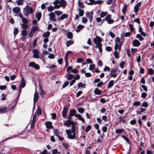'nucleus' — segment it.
I'll list each match as a JSON object with an SVG mask.
<instances>
[{"mask_svg":"<svg viewBox=\"0 0 154 154\" xmlns=\"http://www.w3.org/2000/svg\"><path fill=\"white\" fill-rule=\"evenodd\" d=\"M102 38L98 36H97L96 37V38H94L93 40L94 44L96 45L95 46V48H98L99 51L100 52H102V45L101 42L102 41Z\"/></svg>","mask_w":154,"mask_h":154,"instance_id":"1","label":"nucleus"},{"mask_svg":"<svg viewBox=\"0 0 154 154\" xmlns=\"http://www.w3.org/2000/svg\"><path fill=\"white\" fill-rule=\"evenodd\" d=\"M70 106V105L69 103L67 104H66L63 108L62 115L64 119H66L67 117V114Z\"/></svg>","mask_w":154,"mask_h":154,"instance_id":"2","label":"nucleus"},{"mask_svg":"<svg viewBox=\"0 0 154 154\" xmlns=\"http://www.w3.org/2000/svg\"><path fill=\"white\" fill-rule=\"evenodd\" d=\"M111 18V15L110 14H108L105 17V19L106 20V21L107 22V23L109 24L113 23L115 21Z\"/></svg>","mask_w":154,"mask_h":154,"instance_id":"3","label":"nucleus"},{"mask_svg":"<svg viewBox=\"0 0 154 154\" xmlns=\"http://www.w3.org/2000/svg\"><path fill=\"white\" fill-rule=\"evenodd\" d=\"M29 66L31 67L34 68L37 70H38L40 69V66L39 65L37 64H36L35 62H31L29 63Z\"/></svg>","mask_w":154,"mask_h":154,"instance_id":"4","label":"nucleus"},{"mask_svg":"<svg viewBox=\"0 0 154 154\" xmlns=\"http://www.w3.org/2000/svg\"><path fill=\"white\" fill-rule=\"evenodd\" d=\"M32 52L33 53V57L38 59V58H40V59H41V57H39V52L38 51L35 49H34L32 50Z\"/></svg>","mask_w":154,"mask_h":154,"instance_id":"5","label":"nucleus"},{"mask_svg":"<svg viewBox=\"0 0 154 154\" xmlns=\"http://www.w3.org/2000/svg\"><path fill=\"white\" fill-rule=\"evenodd\" d=\"M119 121L118 122H116V124L117 125L119 123L122 122L123 123H126V117L122 116L121 117L120 116V117L119 118Z\"/></svg>","mask_w":154,"mask_h":154,"instance_id":"6","label":"nucleus"},{"mask_svg":"<svg viewBox=\"0 0 154 154\" xmlns=\"http://www.w3.org/2000/svg\"><path fill=\"white\" fill-rule=\"evenodd\" d=\"M74 122L73 121L71 120H67L65 121L64 125L66 127H69L71 125H72Z\"/></svg>","mask_w":154,"mask_h":154,"instance_id":"7","label":"nucleus"},{"mask_svg":"<svg viewBox=\"0 0 154 154\" xmlns=\"http://www.w3.org/2000/svg\"><path fill=\"white\" fill-rule=\"evenodd\" d=\"M132 45L134 47H138L140 45L141 43L138 40L135 39L133 41Z\"/></svg>","mask_w":154,"mask_h":154,"instance_id":"8","label":"nucleus"},{"mask_svg":"<svg viewBox=\"0 0 154 154\" xmlns=\"http://www.w3.org/2000/svg\"><path fill=\"white\" fill-rule=\"evenodd\" d=\"M59 5L61 7L64 8L67 5V2L65 0H60Z\"/></svg>","mask_w":154,"mask_h":154,"instance_id":"9","label":"nucleus"},{"mask_svg":"<svg viewBox=\"0 0 154 154\" xmlns=\"http://www.w3.org/2000/svg\"><path fill=\"white\" fill-rule=\"evenodd\" d=\"M30 7V6L26 5V6L24 8L23 14L24 15L28 16L29 15V8Z\"/></svg>","mask_w":154,"mask_h":154,"instance_id":"10","label":"nucleus"},{"mask_svg":"<svg viewBox=\"0 0 154 154\" xmlns=\"http://www.w3.org/2000/svg\"><path fill=\"white\" fill-rule=\"evenodd\" d=\"M141 5V2H139L134 7V11L135 13H137L139 11V9Z\"/></svg>","mask_w":154,"mask_h":154,"instance_id":"11","label":"nucleus"},{"mask_svg":"<svg viewBox=\"0 0 154 154\" xmlns=\"http://www.w3.org/2000/svg\"><path fill=\"white\" fill-rule=\"evenodd\" d=\"M50 16V19L51 20L54 21H56V19L55 18V15L54 12H51L49 14Z\"/></svg>","mask_w":154,"mask_h":154,"instance_id":"12","label":"nucleus"},{"mask_svg":"<svg viewBox=\"0 0 154 154\" xmlns=\"http://www.w3.org/2000/svg\"><path fill=\"white\" fill-rule=\"evenodd\" d=\"M46 127L48 129L54 128V127L52 125V123L51 122H47L45 123Z\"/></svg>","mask_w":154,"mask_h":154,"instance_id":"13","label":"nucleus"},{"mask_svg":"<svg viewBox=\"0 0 154 154\" xmlns=\"http://www.w3.org/2000/svg\"><path fill=\"white\" fill-rule=\"evenodd\" d=\"M26 84L25 82V81L24 78H22V79L21 81V83H20L19 87H20V88H24L26 86Z\"/></svg>","mask_w":154,"mask_h":154,"instance_id":"14","label":"nucleus"},{"mask_svg":"<svg viewBox=\"0 0 154 154\" xmlns=\"http://www.w3.org/2000/svg\"><path fill=\"white\" fill-rule=\"evenodd\" d=\"M76 111L74 109H71L70 110L69 114L72 116H75V115L77 114H76Z\"/></svg>","mask_w":154,"mask_h":154,"instance_id":"15","label":"nucleus"},{"mask_svg":"<svg viewBox=\"0 0 154 154\" xmlns=\"http://www.w3.org/2000/svg\"><path fill=\"white\" fill-rule=\"evenodd\" d=\"M95 94L100 95L102 94V91L101 90L99 89L98 88H96L94 91Z\"/></svg>","mask_w":154,"mask_h":154,"instance_id":"16","label":"nucleus"},{"mask_svg":"<svg viewBox=\"0 0 154 154\" xmlns=\"http://www.w3.org/2000/svg\"><path fill=\"white\" fill-rule=\"evenodd\" d=\"M39 98V95L37 93L35 92V93L34 97V103L35 104L36 102H37Z\"/></svg>","mask_w":154,"mask_h":154,"instance_id":"17","label":"nucleus"},{"mask_svg":"<svg viewBox=\"0 0 154 154\" xmlns=\"http://www.w3.org/2000/svg\"><path fill=\"white\" fill-rule=\"evenodd\" d=\"M114 81L113 80H110L107 86V88L108 89L112 88L114 85Z\"/></svg>","mask_w":154,"mask_h":154,"instance_id":"18","label":"nucleus"},{"mask_svg":"<svg viewBox=\"0 0 154 154\" xmlns=\"http://www.w3.org/2000/svg\"><path fill=\"white\" fill-rule=\"evenodd\" d=\"M7 109L5 107H0V113H5L7 112Z\"/></svg>","mask_w":154,"mask_h":154,"instance_id":"19","label":"nucleus"},{"mask_svg":"<svg viewBox=\"0 0 154 154\" xmlns=\"http://www.w3.org/2000/svg\"><path fill=\"white\" fill-rule=\"evenodd\" d=\"M140 109V111H138V110H137V112L138 114L140 115L141 114L142 112H144L146 111V109L145 108H138V109Z\"/></svg>","mask_w":154,"mask_h":154,"instance_id":"20","label":"nucleus"},{"mask_svg":"<svg viewBox=\"0 0 154 154\" xmlns=\"http://www.w3.org/2000/svg\"><path fill=\"white\" fill-rule=\"evenodd\" d=\"M12 10L14 13H17L20 11V9L19 7H15Z\"/></svg>","mask_w":154,"mask_h":154,"instance_id":"21","label":"nucleus"},{"mask_svg":"<svg viewBox=\"0 0 154 154\" xmlns=\"http://www.w3.org/2000/svg\"><path fill=\"white\" fill-rule=\"evenodd\" d=\"M68 16L66 14H63L61 16L60 18H58V20H63L65 18H68Z\"/></svg>","mask_w":154,"mask_h":154,"instance_id":"22","label":"nucleus"},{"mask_svg":"<svg viewBox=\"0 0 154 154\" xmlns=\"http://www.w3.org/2000/svg\"><path fill=\"white\" fill-rule=\"evenodd\" d=\"M50 34V32L48 31H47L43 34L42 36L45 38H48Z\"/></svg>","mask_w":154,"mask_h":154,"instance_id":"23","label":"nucleus"},{"mask_svg":"<svg viewBox=\"0 0 154 154\" xmlns=\"http://www.w3.org/2000/svg\"><path fill=\"white\" fill-rule=\"evenodd\" d=\"M78 88H85V85H86L84 83L83 84L82 82H79L78 84Z\"/></svg>","mask_w":154,"mask_h":154,"instance_id":"24","label":"nucleus"},{"mask_svg":"<svg viewBox=\"0 0 154 154\" xmlns=\"http://www.w3.org/2000/svg\"><path fill=\"white\" fill-rule=\"evenodd\" d=\"M107 12L102 11L100 14V18H103L107 15Z\"/></svg>","mask_w":154,"mask_h":154,"instance_id":"25","label":"nucleus"},{"mask_svg":"<svg viewBox=\"0 0 154 154\" xmlns=\"http://www.w3.org/2000/svg\"><path fill=\"white\" fill-rule=\"evenodd\" d=\"M124 129L123 128L117 129L115 131V132L118 134H121L124 132Z\"/></svg>","mask_w":154,"mask_h":154,"instance_id":"26","label":"nucleus"},{"mask_svg":"<svg viewBox=\"0 0 154 154\" xmlns=\"http://www.w3.org/2000/svg\"><path fill=\"white\" fill-rule=\"evenodd\" d=\"M107 125V124H106L104 126H103L102 127V131L103 132V135H104V133H105L107 131V128L106 126Z\"/></svg>","mask_w":154,"mask_h":154,"instance_id":"27","label":"nucleus"},{"mask_svg":"<svg viewBox=\"0 0 154 154\" xmlns=\"http://www.w3.org/2000/svg\"><path fill=\"white\" fill-rule=\"evenodd\" d=\"M67 36L69 39H71L73 38V34L71 32H69L67 33Z\"/></svg>","mask_w":154,"mask_h":154,"instance_id":"28","label":"nucleus"},{"mask_svg":"<svg viewBox=\"0 0 154 154\" xmlns=\"http://www.w3.org/2000/svg\"><path fill=\"white\" fill-rule=\"evenodd\" d=\"M78 11H79V15L80 16H82L84 13V12L83 10H82L81 8H79L78 9Z\"/></svg>","mask_w":154,"mask_h":154,"instance_id":"29","label":"nucleus"},{"mask_svg":"<svg viewBox=\"0 0 154 154\" xmlns=\"http://www.w3.org/2000/svg\"><path fill=\"white\" fill-rule=\"evenodd\" d=\"M141 106L145 107V108L147 107L148 106V103L146 102L143 101L142 103L141 104Z\"/></svg>","mask_w":154,"mask_h":154,"instance_id":"30","label":"nucleus"},{"mask_svg":"<svg viewBox=\"0 0 154 154\" xmlns=\"http://www.w3.org/2000/svg\"><path fill=\"white\" fill-rule=\"evenodd\" d=\"M136 38H138L139 40L140 41H142L144 39V38L142 37L141 35L139 34H137Z\"/></svg>","mask_w":154,"mask_h":154,"instance_id":"31","label":"nucleus"},{"mask_svg":"<svg viewBox=\"0 0 154 154\" xmlns=\"http://www.w3.org/2000/svg\"><path fill=\"white\" fill-rule=\"evenodd\" d=\"M35 17H36L37 20L39 21L42 17V14L41 12H39L38 14L35 15Z\"/></svg>","mask_w":154,"mask_h":154,"instance_id":"32","label":"nucleus"},{"mask_svg":"<svg viewBox=\"0 0 154 154\" xmlns=\"http://www.w3.org/2000/svg\"><path fill=\"white\" fill-rule=\"evenodd\" d=\"M148 74L149 75H152L154 74V70L152 68H149L148 69Z\"/></svg>","mask_w":154,"mask_h":154,"instance_id":"33","label":"nucleus"},{"mask_svg":"<svg viewBox=\"0 0 154 154\" xmlns=\"http://www.w3.org/2000/svg\"><path fill=\"white\" fill-rule=\"evenodd\" d=\"M72 125V132H73L75 131V123L74 122Z\"/></svg>","mask_w":154,"mask_h":154,"instance_id":"34","label":"nucleus"},{"mask_svg":"<svg viewBox=\"0 0 154 154\" xmlns=\"http://www.w3.org/2000/svg\"><path fill=\"white\" fill-rule=\"evenodd\" d=\"M74 41H72L71 40H69L67 42H66V46L67 47H69L71 45L73 44L74 43Z\"/></svg>","mask_w":154,"mask_h":154,"instance_id":"35","label":"nucleus"},{"mask_svg":"<svg viewBox=\"0 0 154 154\" xmlns=\"http://www.w3.org/2000/svg\"><path fill=\"white\" fill-rule=\"evenodd\" d=\"M78 3L79 6L80 8H82V9H84L85 8V6H84L82 2H80V1L79 0L78 2Z\"/></svg>","mask_w":154,"mask_h":154,"instance_id":"36","label":"nucleus"},{"mask_svg":"<svg viewBox=\"0 0 154 154\" xmlns=\"http://www.w3.org/2000/svg\"><path fill=\"white\" fill-rule=\"evenodd\" d=\"M54 134L56 136H58V134H59V131L57 129H55L54 128Z\"/></svg>","mask_w":154,"mask_h":154,"instance_id":"37","label":"nucleus"},{"mask_svg":"<svg viewBox=\"0 0 154 154\" xmlns=\"http://www.w3.org/2000/svg\"><path fill=\"white\" fill-rule=\"evenodd\" d=\"M66 76H68L67 79L69 80H71L73 77V75L72 74H66Z\"/></svg>","mask_w":154,"mask_h":154,"instance_id":"38","label":"nucleus"},{"mask_svg":"<svg viewBox=\"0 0 154 154\" xmlns=\"http://www.w3.org/2000/svg\"><path fill=\"white\" fill-rule=\"evenodd\" d=\"M35 122V121L32 120L30 124V128H31L32 129L34 127Z\"/></svg>","mask_w":154,"mask_h":154,"instance_id":"39","label":"nucleus"},{"mask_svg":"<svg viewBox=\"0 0 154 154\" xmlns=\"http://www.w3.org/2000/svg\"><path fill=\"white\" fill-rule=\"evenodd\" d=\"M129 26L130 29L131 31L133 32L134 30V28L133 27V26L131 23H130L129 24Z\"/></svg>","mask_w":154,"mask_h":154,"instance_id":"40","label":"nucleus"},{"mask_svg":"<svg viewBox=\"0 0 154 154\" xmlns=\"http://www.w3.org/2000/svg\"><path fill=\"white\" fill-rule=\"evenodd\" d=\"M2 97L1 98V100H4L6 99L7 96L4 93H2Z\"/></svg>","mask_w":154,"mask_h":154,"instance_id":"41","label":"nucleus"},{"mask_svg":"<svg viewBox=\"0 0 154 154\" xmlns=\"http://www.w3.org/2000/svg\"><path fill=\"white\" fill-rule=\"evenodd\" d=\"M28 26V25L27 24L23 23L21 27L24 29H26Z\"/></svg>","mask_w":154,"mask_h":154,"instance_id":"42","label":"nucleus"},{"mask_svg":"<svg viewBox=\"0 0 154 154\" xmlns=\"http://www.w3.org/2000/svg\"><path fill=\"white\" fill-rule=\"evenodd\" d=\"M91 128V127L90 125H88L85 129L86 133L88 132Z\"/></svg>","mask_w":154,"mask_h":154,"instance_id":"43","label":"nucleus"},{"mask_svg":"<svg viewBox=\"0 0 154 154\" xmlns=\"http://www.w3.org/2000/svg\"><path fill=\"white\" fill-rule=\"evenodd\" d=\"M90 2H86V3L89 5H92L94 4V2H95L94 0H89Z\"/></svg>","mask_w":154,"mask_h":154,"instance_id":"44","label":"nucleus"},{"mask_svg":"<svg viewBox=\"0 0 154 154\" xmlns=\"http://www.w3.org/2000/svg\"><path fill=\"white\" fill-rule=\"evenodd\" d=\"M23 0H18L17 2V3L18 5H22L23 4Z\"/></svg>","mask_w":154,"mask_h":154,"instance_id":"45","label":"nucleus"},{"mask_svg":"<svg viewBox=\"0 0 154 154\" xmlns=\"http://www.w3.org/2000/svg\"><path fill=\"white\" fill-rule=\"evenodd\" d=\"M114 55L116 58H118L119 57V54L117 51H115L114 52Z\"/></svg>","mask_w":154,"mask_h":154,"instance_id":"46","label":"nucleus"},{"mask_svg":"<svg viewBox=\"0 0 154 154\" xmlns=\"http://www.w3.org/2000/svg\"><path fill=\"white\" fill-rule=\"evenodd\" d=\"M27 33L26 29H24L22 31L21 33L23 36H25L27 34Z\"/></svg>","mask_w":154,"mask_h":154,"instance_id":"47","label":"nucleus"},{"mask_svg":"<svg viewBox=\"0 0 154 154\" xmlns=\"http://www.w3.org/2000/svg\"><path fill=\"white\" fill-rule=\"evenodd\" d=\"M78 111L81 113H83L85 111V109L82 108H80L78 109Z\"/></svg>","mask_w":154,"mask_h":154,"instance_id":"48","label":"nucleus"},{"mask_svg":"<svg viewBox=\"0 0 154 154\" xmlns=\"http://www.w3.org/2000/svg\"><path fill=\"white\" fill-rule=\"evenodd\" d=\"M38 27L36 26H35L33 28L31 29V32H35L37 31L38 29Z\"/></svg>","mask_w":154,"mask_h":154,"instance_id":"49","label":"nucleus"},{"mask_svg":"<svg viewBox=\"0 0 154 154\" xmlns=\"http://www.w3.org/2000/svg\"><path fill=\"white\" fill-rule=\"evenodd\" d=\"M88 20L85 17H83L82 18V23H87Z\"/></svg>","mask_w":154,"mask_h":154,"instance_id":"50","label":"nucleus"},{"mask_svg":"<svg viewBox=\"0 0 154 154\" xmlns=\"http://www.w3.org/2000/svg\"><path fill=\"white\" fill-rule=\"evenodd\" d=\"M125 63V62L124 61H122L120 63V66L121 68L123 69L124 68V65Z\"/></svg>","mask_w":154,"mask_h":154,"instance_id":"51","label":"nucleus"},{"mask_svg":"<svg viewBox=\"0 0 154 154\" xmlns=\"http://www.w3.org/2000/svg\"><path fill=\"white\" fill-rule=\"evenodd\" d=\"M140 102L139 101H135L133 103V106H139L140 105Z\"/></svg>","mask_w":154,"mask_h":154,"instance_id":"52","label":"nucleus"},{"mask_svg":"<svg viewBox=\"0 0 154 154\" xmlns=\"http://www.w3.org/2000/svg\"><path fill=\"white\" fill-rule=\"evenodd\" d=\"M95 66L94 64H91L90 65L89 69L91 70L93 69L95 67Z\"/></svg>","mask_w":154,"mask_h":154,"instance_id":"53","label":"nucleus"},{"mask_svg":"<svg viewBox=\"0 0 154 154\" xmlns=\"http://www.w3.org/2000/svg\"><path fill=\"white\" fill-rule=\"evenodd\" d=\"M80 76L78 74L76 75L75 76H74L73 77L74 80H75H75L79 79H80Z\"/></svg>","mask_w":154,"mask_h":154,"instance_id":"54","label":"nucleus"},{"mask_svg":"<svg viewBox=\"0 0 154 154\" xmlns=\"http://www.w3.org/2000/svg\"><path fill=\"white\" fill-rule=\"evenodd\" d=\"M55 13L56 14L57 16H60L63 13V12L60 11H55Z\"/></svg>","mask_w":154,"mask_h":154,"instance_id":"55","label":"nucleus"},{"mask_svg":"<svg viewBox=\"0 0 154 154\" xmlns=\"http://www.w3.org/2000/svg\"><path fill=\"white\" fill-rule=\"evenodd\" d=\"M147 95V94L145 92H143L141 94V97L142 98H145Z\"/></svg>","mask_w":154,"mask_h":154,"instance_id":"56","label":"nucleus"},{"mask_svg":"<svg viewBox=\"0 0 154 154\" xmlns=\"http://www.w3.org/2000/svg\"><path fill=\"white\" fill-rule=\"evenodd\" d=\"M18 32V29L17 28H15L14 31V35H17Z\"/></svg>","mask_w":154,"mask_h":154,"instance_id":"57","label":"nucleus"},{"mask_svg":"<svg viewBox=\"0 0 154 154\" xmlns=\"http://www.w3.org/2000/svg\"><path fill=\"white\" fill-rule=\"evenodd\" d=\"M51 118L53 119H56L57 115L56 113H53L51 114Z\"/></svg>","mask_w":154,"mask_h":154,"instance_id":"58","label":"nucleus"},{"mask_svg":"<svg viewBox=\"0 0 154 154\" xmlns=\"http://www.w3.org/2000/svg\"><path fill=\"white\" fill-rule=\"evenodd\" d=\"M22 22H23V23L27 24L28 23V21L25 18H22Z\"/></svg>","mask_w":154,"mask_h":154,"instance_id":"59","label":"nucleus"},{"mask_svg":"<svg viewBox=\"0 0 154 154\" xmlns=\"http://www.w3.org/2000/svg\"><path fill=\"white\" fill-rule=\"evenodd\" d=\"M122 138H124L126 141V142H128V143H129L130 141H129L127 137H126V136H125L124 135H122Z\"/></svg>","mask_w":154,"mask_h":154,"instance_id":"60","label":"nucleus"},{"mask_svg":"<svg viewBox=\"0 0 154 154\" xmlns=\"http://www.w3.org/2000/svg\"><path fill=\"white\" fill-rule=\"evenodd\" d=\"M103 82L102 81H100L97 84V87L98 88L100 87L103 85Z\"/></svg>","mask_w":154,"mask_h":154,"instance_id":"61","label":"nucleus"},{"mask_svg":"<svg viewBox=\"0 0 154 154\" xmlns=\"http://www.w3.org/2000/svg\"><path fill=\"white\" fill-rule=\"evenodd\" d=\"M98 65L100 66H103V63L102 61L100 60H98L97 63Z\"/></svg>","mask_w":154,"mask_h":154,"instance_id":"62","label":"nucleus"},{"mask_svg":"<svg viewBox=\"0 0 154 154\" xmlns=\"http://www.w3.org/2000/svg\"><path fill=\"white\" fill-rule=\"evenodd\" d=\"M137 123V121L133 119L130 122V124L131 125H134Z\"/></svg>","mask_w":154,"mask_h":154,"instance_id":"63","label":"nucleus"},{"mask_svg":"<svg viewBox=\"0 0 154 154\" xmlns=\"http://www.w3.org/2000/svg\"><path fill=\"white\" fill-rule=\"evenodd\" d=\"M112 49V48L110 46H107L106 47V50L108 52L111 51Z\"/></svg>","mask_w":154,"mask_h":154,"instance_id":"64","label":"nucleus"}]
</instances>
